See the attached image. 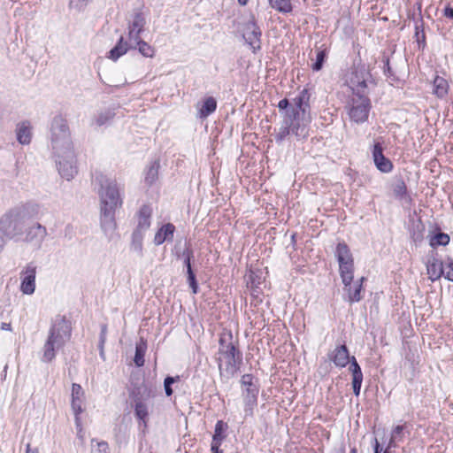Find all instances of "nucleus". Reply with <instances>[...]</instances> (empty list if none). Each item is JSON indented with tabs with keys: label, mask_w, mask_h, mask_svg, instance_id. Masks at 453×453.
Returning a JSON list of instances; mask_svg holds the SVG:
<instances>
[{
	"label": "nucleus",
	"mask_w": 453,
	"mask_h": 453,
	"mask_svg": "<svg viewBox=\"0 0 453 453\" xmlns=\"http://www.w3.org/2000/svg\"><path fill=\"white\" fill-rule=\"evenodd\" d=\"M82 403L83 399H72L71 406L75 416V424L79 429V433L81 431L80 414L82 413Z\"/></svg>",
	"instance_id": "nucleus-31"
},
{
	"label": "nucleus",
	"mask_w": 453,
	"mask_h": 453,
	"mask_svg": "<svg viewBox=\"0 0 453 453\" xmlns=\"http://www.w3.org/2000/svg\"><path fill=\"white\" fill-rule=\"evenodd\" d=\"M50 132L53 151H59L67 148V150L65 151L67 152L69 157H72L71 146H73V142L66 119L60 115L54 117L51 122Z\"/></svg>",
	"instance_id": "nucleus-6"
},
{
	"label": "nucleus",
	"mask_w": 453,
	"mask_h": 453,
	"mask_svg": "<svg viewBox=\"0 0 453 453\" xmlns=\"http://www.w3.org/2000/svg\"><path fill=\"white\" fill-rule=\"evenodd\" d=\"M144 25L145 19L143 18L142 14L135 13L128 27V38L130 43H134L141 40L140 35L143 30Z\"/></svg>",
	"instance_id": "nucleus-18"
},
{
	"label": "nucleus",
	"mask_w": 453,
	"mask_h": 453,
	"mask_svg": "<svg viewBox=\"0 0 453 453\" xmlns=\"http://www.w3.org/2000/svg\"><path fill=\"white\" fill-rule=\"evenodd\" d=\"M97 449L93 453H110L109 445L105 441L96 442Z\"/></svg>",
	"instance_id": "nucleus-45"
},
{
	"label": "nucleus",
	"mask_w": 453,
	"mask_h": 453,
	"mask_svg": "<svg viewBox=\"0 0 453 453\" xmlns=\"http://www.w3.org/2000/svg\"><path fill=\"white\" fill-rule=\"evenodd\" d=\"M144 349L141 345H136L135 355L134 358V362L136 366L141 367L144 365Z\"/></svg>",
	"instance_id": "nucleus-38"
},
{
	"label": "nucleus",
	"mask_w": 453,
	"mask_h": 453,
	"mask_svg": "<svg viewBox=\"0 0 453 453\" xmlns=\"http://www.w3.org/2000/svg\"><path fill=\"white\" fill-rule=\"evenodd\" d=\"M17 140L20 144H29L31 142L32 133L31 126L28 121H23L17 126Z\"/></svg>",
	"instance_id": "nucleus-22"
},
{
	"label": "nucleus",
	"mask_w": 453,
	"mask_h": 453,
	"mask_svg": "<svg viewBox=\"0 0 453 453\" xmlns=\"http://www.w3.org/2000/svg\"><path fill=\"white\" fill-rule=\"evenodd\" d=\"M335 257L339 263L340 276L342 283L348 285L353 281L354 261L350 250L346 243H338L335 250Z\"/></svg>",
	"instance_id": "nucleus-8"
},
{
	"label": "nucleus",
	"mask_w": 453,
	"mask_h": 453,
	"mask_svg": "<svg viewBox=\"0 0 453 453\" xmlns=\"http://www.w3.org/2000/svg\"><path fill=\"white\" fill-rule=\"evenodd\" d=\"M1 329L5 331H12V325L11 323L3 322L1 324Z\"/></svg>",
	"instance_id": "nucleus-56"
},
{
	"label": "nucleus",
	"mask_w": 453,
	"mask_h": 453,
	"mask_svg": "<svg viewBox=\"0 0 453 453\" xmlns=\"http://www.w3.org/2000/svg\"><path fill=\"white\" fill-rule=\"evenodd\" d=\"M434 94L438 98H444L449 92V85L443 77L436 75L434 80Z\"/></svg>",
	"instance_id": "nucleus-24"
},
{
	"label": "nucleus",
	"mask_w": 453,
	"mask_h": 453,
	"mask_svg": "<svg viewBox=\"0 0 453 453\" xmlns=\"http://www.w3.org/2000/svg\"><path fill=\"white\" fill-rule=\"evenodd\" d=\"M426 270L429 275V279L432 281H435L444 274V263L439 260L438 258L433 257L429 258L427 261Z\"/></svg>",
	"instance_id": "nucleus-19"
},
{
	"label": "nucleus",
	"mask_w": 453,
	"mask_h": 453,
	"mask_svg": "<svg viewBox=\"0 0 453 453\" xmlns=\"http://www.w3.org/2000/svg\"><path fill=\"white\" fill-rule=\"evenodd\" d=\"M290 134L297 138H305L308 135L306 123L299 121V111L287 110L283 115L281 127L279 128L275 140L277 142H282Z\"/></svg>",
	"instance_id": "nucleus-5"
},
{
	"label": "nucleus",
	"mask_w": 453,
	"mask_h": 453,
	"mask_svg": "<svg viewBox=\"0 0 453 453\" xmlns=\"http://www.w3.org/2000/svg\"><path fill=\"white\" fill-rule=\"evenodd\" d=\"M371 75L365 67H357L351 72L349 84L353 95H366L367 81Z\"/></svg>",
	"instance_id": "nucleus-11"
},
{
	"label": "nucleus",
	"mask_w": 453,
	"mask_h": 453,
	"mask_svg": "<svg viewBox=\"0 0 453 453\" xmlns=\"http://www.w3.org/2000/svg\"><path fill=\"white\" fill-rule=\"evenodd\" d=\"M396 442H399V441L396 440H394V438L391 436L387 449L389 450L391 448H395Z\"/></svg>",
	"instance_id": "nucleus-55"
},
{
	"label": "nucleus",
	"mask_w": 453,
	"mask_h": 453,
	"mask_svg": "<svg viewBox=\"0 0 453 453\" xmlns=\"http://www.w3.org/2000/svg\"><path fill=\"white\" fill-rule=\"evenodd\" d=\"M24 233H26L24 241L27 243H31L37 249L42 246V242L48 234L46 227L40 223H35L28 226Z\"/></svg>",
	"instance_id": "nucleus-13"
},
{
	"label": "nucleus",
	"mask_w": 453,
	"mask_h": 453,
	"mask_svg": "<svg viewBox=\"0 0 453 453\" xmlns=\"http://www.w3.org/2000/svg\"><path fill=\"white\" fill-rule=\"evenodd\" d=\"M271 6L282 13L292 12L290 0H269Z\"/></svg>",
	"instance_id": "nucleus-32"
},
{
	"label": "nucleus",
	"mask_w": 453,
	"mask_h": 453,
	"mask_svg": "<svg viewBox=\"0 0 453 453\" xmlns=\"http://www.w3.org/2000/svg\"><path fill=\"white\" fill-rule=\"evenodd\" d=\"M175 226L172 223L163 225L156 233L154 237L155 245H161L165 242H172Z\"/></svg>",
	"instance_id": "nucleus-20"
},
{
	"label": "nucleus",
	"mask_w": 453,
	"mask_h": 453,
	"mask_svg": "<svg viewBox=\"0 0 453 453\" xmlns=\"http://www.w3.org/2000/svg\"><path fill=\"white\" fill-rule=\"evenodd\" d=\"M192 254H193L192 251L188 250H187L183 253V255H186L185 265L187 266L188 281L190 288H192V292L194 294H196L197 290H198V285L196 282V275L192 270L191 264H190V257H192Z\"/></svg>",
	"instance_id": "nucleus-23"
},
{
	"label": "nucleus",
	"mask_w": 453,
	"mask_h": 453,
	"mask_svg": "<svg viewBox=\"0 0 453 453\" xmlns=\"http://www.w3.org/2000/svg\"><path fill=\"white\" fill-rule=\"evenodd\" d=\"M223 437L222 435H217L216 433H214L213 434V437H212V442H219V445L221 444V441H222Z\"/></svg>",
	"instance_id": "nucleus-57"
},
{
	"label": "nucleus",
	"mask_w": 453,
	"mask_h": 453,
	"mask_svg": "<svg viewBox=\"0 0 453 453\" xmlns=\"http://www.w3.org/2000/svg\"><path fill=\"white\" fill-rule=\"evenodd\" d=\"M219 376L227 382L234 378L242 363V354L239 350L238 342L233 340L231 332L221 334L217 357Z\"/></svg>",
	"instance_id": "nucleus-2"
},
{
	"label": "nucleus",
	"mask_w": 453,
	"mask_h": 453,
	"mask_svg": "<svg viewBox=\"0 0 453 453\" xmlns=\"http://www.w3.org/2000/svg\"><path fill=\"white\" fill-rule=\"evenodd\" d=\"M444 268L445 272L443 275H445L447 280L453 281V260L451 258H448L444 262Z\"/></svg>",
	"instance_id": "nucleus-40"
},
{
	"label": "nucleus",
	"mask_w": 453,
	"mask_h": 453,
	"mask_svg": "<svg viewBox=\"0 0 453 453\" xmlns=\"http://www.w3.org/2000/svg\"><path fill=\"white\" fill-rule=\"evenodd\" d=\"M262 32L254 19L248 21L244 27L243 38L251 47L253 52L261 49Z\"/></svg>",
	"instance_id": "nucleus-12"
},
{
	"label": "nucleus",
	"mask_w": 453,
	"mask_h": 453,
	"mask_svg": "<svg viewBox=\"0 0 453 453\" xmlns=\"http://www.w3.org/2000/svg\"><path fill=\"white\" fill-rule=\"evenodd\" d=\"M71 330L68 323L60 319L56 321L50 329L47 340L42 347V361L44 363L51 362L57 352L61 349L69 341Z\"/></svg>",
	"instance_id": "nucleus-4"
},
{
	"label": "nucleus",
	"mask_w": 453,
	"mask_h": 453,
	"mask_svg": "<svg viewBox=\"0 0 453 453\" xmlns=\"http://www.w3.org/2000/svg\"><path fill=\"white\" fill-rule=\"evenodd\" d=\"M95 181L100 186L98 191L101 204V226L106 231L115 226V211L121 207L120 188L116 180L103 173H96Z\"/></svg>",
	"instance_id": "nucleus-1"
},
{
	"label": "nucleus",
	"mask_w": 453,
	"mask_h": 453,
	"mask_svg": "<svg viewBox=\"0 0 453 453\" xmlns=\"http://www.w3.org/2000/svg\"><path fill=\"white\" fill-rule=\"evenodd\" d=\"M211 450L212 453H222L219 449V442H211Z\"/></svg>",
	"instance_id": "nucleus-52"
},
{
	"label": "nucleus",
	"mask_w": 453,
	"mask_h": 453,
	"mask_svg": "<svg viewBox=\"0 0 453 453\" xmlns=\"http://www.w3.org/2000/svg\"><path fill=\"white\" fill-rule=\"evenodd\" d=\"M383 68H384V73H388V74H390V73H391V67H390V65H389V59H388V58H387V59L385 60V62H384V67H383Z\"/></svg>",
	"instance_id": "nucleus-54"
},
{
	"label": "nucleus",
	"mask_w": 453,
	"mask_h": 453,
	"mask_svg": "<svg viewBox=\"0 0 453 453\" xmlns=\"http://www.w3.org/2000/svg\"><path fill=\"white\" fill-rule=\"evenodd\" d=\"M371 109V102L367 95H353L349 106L348 113L349 119L359 124L367 120Z\"/></svg>",
	"instance_id": "nucleus-9"
},
{
	"label": "nucleus",
	"mask_w": 453,
	"mask_h": 453,
	"mask_svg": "<svg viewBox=\"0 0 453 453\" xmlns=\"http://www.w3.org/2000/svg\"><path fill=\"white\" fill-rule=\"evenodd\" d=\"M423 238L422 231H418L417 234H413V239L415 242L421 241Z\"/></svg>",
	"instance_id": "nucleus-58"
},
{
	"label": "nucleus",
	"mask_w": 453,
	"mask_h": 453,
	"mask_svg": "<svg viewBox=\"0 0 453 453\" xmlns=\"http://www.w3.org/2000/svg\"><path fill=\"white\" fill-rule=\"evenodd\" d=\"M365 280V277H361L353 285L349 282L344 285V290L348 293V300L349 303L359 302L362 299L361 291L363 289V282Z\"/></svg>",
	"instance_id": "nucleus-21"
},
{
	"label": "nucleus",
	"mask_w": 453,
	"mask_h": 453,
	"mask_svg": "<svg viewBox=\"0 0 453 453\" xmlns=\"http://www.w3.org/2000/svg\"><path fill=\"white\" fill-rule=\"evenodd\" d=\"M383 453H390V452L388 449H386Z\"/></svg>",
	"instance_id": "nucleus-64"
},
{
	"label": "nucleus",
	"mask_w": 453,
	"mask_h": 453,
	"mask_svg": "<svg viewBox=\"0 0 453 453\" xmlns=\"http://www.w3.org/2000/svg\"><path fill=\"white\" fill-rule=\"evenodd\" d=\"M382 451V449L380 448V445L377 439H375V444H374V453H380Z\"/></svg>",
	"instance_id": "nucleus-59"
},
{
	"label": "nucleus",
	"mask_w": 453,
	"mask_h": 453,
	"mask_svg": "<svg viewBox=\"0 0 453 453\" xmlns=\"http://www.w3.org/2000/svg\"><path fill=\"white\" fill-rule=\"evenodd\" d=\"M404 427V425H398L393 429L391 436L394 438V440H396L398 441H403Z\"/></svg>",
	"instance_id": "nucleus-42"
},
{
	"label": "nucleus",
	"mask_w": 453,
	"mask_h": 453,
	"mask_svg": "<svg viewBox=\"0 0 453 453\" xmlns=\"http://www.w3.org/2000/svg\"><path fill=\"white\" fill-rule=\"evenodd\" d=\"M65 150H67V148L53 151V154L59 174L62 178L71 180L78 173L76 157L73 146H71L72 157H69Z\"/></svg>",
	"instance_id": "nucleus-10"
},
{
	"label": "nucleus",
	"mask_w": 453,
	"mask_h": 453,
	"mask_svg": "<svg viewBox=\"0 0 453 453\" xmlns=\"http://www.w3.org/2000/svg\"><path fill=\"white\" fill-rule=\"evenodd\" d=\"M407 188L402 179H398L393 184V192L397 198H403L406 195Z\"/></svg>",
	"instance_id": "nucleus-34"
},
{
	"label": "nucleus",
	"mask_w": 453,
	"mask_h": 453,
	"mask_svg": "<svg viewBox=\"0 0 453 453\" xmlns=\"http://www.w3.org/2000/svg\"><path fill=\"white\" fill-rule=\"evenodd\" d=\"M38 212V205L26 203L17 206L0 219V230L8 239H17L24 234L26 222Z\"/></svg>",
	"instance_id": "nucleus-3"
},
{
	"label": "nucleus",
	"mask_w": 453,
	"mask_h": 453,
	"mask_svg": "<svg viewBox=\"0 0 453 453\" xmlns=\"http://www.w3.org/2000/svg\"><path fill=\"white\" fill-rule=\"evenodd\" d=\"M372 158L378 170L389 173L393 169L392 162L383 155V148L380 142H375L372 149Z\"/></svg>",
	"instance_id": "nucleus-16"
},
{
	"label": "nucleus",
	"mask_w": 453,
	"mask_h": 453,
	"mask_svg": "<svg viewBox=\"0 0 453 453\" xmlns=\"http://www.w3.org/2000/svg\"><path fill=\"white\" fill-rule=\"evenodd\" d=\"M91 0H70V4L77 9L85 7Z\"/></svg>",
	"instance_id": "nucleus-46"
},
{
	"label": "nucleus",
	"mask_w": 453,
	"mask_h": 453,
	"mask_svg": "<svg viewBox=\"0 0 453 453\" xmlns=\"http://www.w3.org/2000/svg\"><path fill=\"white\" fill-rule=\"evenodd\" d=\"M106 333H107V326L106 325H103L101 326V333H100V348H101V357L104 358V344L105 342L106 339Z\"/></svg>",
	"instance_id": "nucleus-43"
},
{
	"label": "nucleus",
	"mask_w": 453,
	"mask_h": 453,
	"mask_svg": "<svg viewBox=\"0 0 453 453\" xmlns=\"http://www.w3.org/2000/svg\"><path fill=\"white\" fill-rule=\"evenodd\" d=\"M36 266L28 264L21 272L20 290L25 295H32L35 290Z\"/></svg>",
	"instance_id": "nucleus-14"
},
{
	"label": "nucleus",
	"mask_w": 453,
	"mask_h": 453,
	"mask_svg": "<svg viewBox=\"0 0 453 453\" xmlns=\"http://www.w3.org/2000/svg\"><path fill=\"white\" fill-rule=\"evenodd\" d=\"M326 58V50H319L317 52L316 61L312 65L313 71L318 72L322 69Z\"/></svg>",
	"instance_id": "nucleus-37"
},
{
	"label": "nucleus",
	"mask_w": 453,
	"mask_h": 453,
	"mask_svg": "<svg viewBox=\"0 0 453 453\" xmlns=\"http://www.w3.org/2000/svg\"><path fill=\"white\" fill-rule=\"evenodd\" d=\"M152 208L150 205H142L137 213V226L132 233L131 250L139 257H142V241L145 233L151 224Z\"/></svg>",
	"instance_id": "nucleus-7"
},
{
	"label": "nucleus",
	"mask_w": 453,
	"mask_h": 453,
	"mask_svg": "<svg viewBox=\"0 0 453 453\" xmlns=\"http://www.w3.org/2000/svg\"><path fill=\"white\" fill-rule=\"evenodd\" d=\"M244 403V418L252 417L254 409L257 404V395L254 391L249 394H242Z\"/></svg>",
	"instance_id": "nucleus-27"
},
{
	"label": "nucleus",
	"mask_w": 453,
	"mask_h": 453,
	"mask_svg": "<svg viewBox=\"0 0 453 453\" xmlns=\"http://www.w3.org/2000/svg\"><path fill=\"white\" fill-rule=\"evenodd\" d=\"M131 49L130 48V42H124V39L123 37H120L119 41L118 42V43L116 44L115 47H113L110 51H109V56L108 58L112 59V60H117L118 58H119L121 56H123L124 54L127 53V51Z\"/></svg>",
	"instance_id": "nucleus-25"
},
{
	"label": "nucleus",
	"mask_w": 453,
	"mask_h": 453,
	"mask_svg": "<svg viewBox=\"0 0 453 453\" xmlns=\"http://www.w3.org/2000/svg\"><path fill=\"white\" fill-rule=\"evenodd\" d=\"M27 453H39L37 449H31L30 445L28 444L27 447Z\"/></svg>",
	"instance_id": "nucleus-60"
},
{
	"label": "nucleus",
	"mask_w": 453,
	"mask_h": 453,
	"mask_svg": "<svg viewBox=\"0 0 453 453\" xmlns=\"http://www.w3.org/2000/svg\"><path fill=\"white\" fill-rule=\"evenodd\" d=\"M363 382V373L361 372H356L352 374V384H360L362 385Z\"/></svg>",
	"instance_id": "nucleus-49"
},
{
	"label": "nucleus",
	"mask_w": 453,
	"mask_h": 453,
	"mask_svg": "<svg viewBox=\"0 0 453 453\" xmlns=\"http://www.w3.org/2000/svg\"><path fill=\"white\" fill-rule=\"evenodd\" d=\"M290 104L287 98H284L280 100L278 104V108L280 111H284L283 114L287 111V110H289Z\"/></svg>",
	"instance_id": "nucleus-47"
},
{
	"label": "nucleus",
	"mask_w": 453,
	"mask_h": 453,
	"mask_svg": "<svg viewBox=\"0 0 453 453\" xmlns=\"http://www.w3.org/2000/svg\"><path fill=\"white\" fill-rule=\"evenodd\" d=\"M416 36L418 38L419 36V31H418V27L417 26L416 27Z\"/></svg>",
	"instance_id": "nucleus-62"
},
{
	"label": "nucleus",
	"mask_w": 453,
	"mask_h": 453,
	"mask_svg": "<svg viewBox=\"0 0 453 453\" xmlns=\"http://www.w3.org/2000/svg\"><path fill=\"white\" fill-rule=\"evenodd\" d=\"M241 385L243 388L242 394L250 395L251 392L254 391L255 395H258L259 388L256 381H254V377L252 374L247 373L242 375L241 379Z\"/></svg>",
	"instance_id": "nucleus-26"
},
{
	"label": "nucleus",
	"mask_w": 453,
	"mask_h": 453,
	"mask_svg": "<svg viewBox=\"0 0 453 453\" xmlns=\"http://www.w3.org/2000/svg\"><path fill=\"white\" fill-rule=\"evenodd\" d=\"M72 399H84V390L80 384L72 385Z\"/></svg>",
	"instance_id": "nucleus-41"
},
{
	"label": "nucleus",
	"mask_w": 453,
	"mask_h": 453,
	"mask_svg": "<svg viewBox=\"0 0 453 453\" xmlns=\"http://www.w3.org/2000/svg\"><path fill=\"white\" fill-rule=\"evenodd\" d=\"M238 3L241 4V5H246L247 3H248V0H238Z\"/></svg>",
	"instance_id": "nucleus-61"
},
{
	"label": "nucleus",
	"mask_w": 453,
	"mask_h": 453,
	"mask_svg": "<svg viewBox=\"0 0 453 453\" xmlns=\"http://www.w3.org/2000/svg\"><path fill=\"white\" fill-rule=\"evenodd\" d=\"M444 16L453 20V8L451 6L448 5L445 7Z\"/></svg>",
	"instance_id": "nucleus-51"
},
{
	"label": "nucleus",
	"mask_w": 453,
	"mask_h": 453,
	"mask_svg": "<svg viewBox=\"0 0 453 453\" xmlns=\"http://www.w3.org/2000/svg\"><path fill=\"white\" fill-rule=\"evenodd\" d=\"M179 380H180L179 376H176V377L167 376L165 379V380H164V388H165V395L167 396H170V395H173V388H172V385L173 383H175Z\"/></svg>",
	"instance_id": "nucleus-39"
},
{
	"label": "nucleus",
	"mask_w": 453,
	"mask_h": 453,
	"mask_svg": "<svg viewBox=\"0 0 453 453\" xmlns=\"http://www.w3.org/2000/svg\"><path fill=\"white\" fill-rule=\"evenodd\" d=\"M349 363H350V365H349V369L351 374L362 372L361 367L358 365V363L357 362V359H356L355 357H351V358L349 359Z\"/></svg>",
	"instance_id": "nucleus-44"
},
{
	"label": "nucleus",
	"mask_w": 453,
	"mask_h": 453,
	"mask_svg": "<svg viewBox=\"0 0 453 453\" xmlns=\"http://www.w3.org/2000/svg\"><path fill=\"white\" fill-rule=\"evenodd\" d=\"M217 108V101L212 96L207 97L199 110L201 118H206Z\"/></svg>",
	"instance_id": "nucleus-29"
},
{
	"label": "nucleus",
	"mask_w": 453,
	"mask_h": 453,
	"mask_svg": "<svg viewBox=\"0 0 453 453\" xmlns=\"http://www.w3.org/2000/svg\"><path fill=\"white\" fill-rule=\"evenodd\" d=\"M225 426H226V424H224V422L222 420H219L216 423L214 433H216L217 435L222 434V433H223V431L225 429Z\"/></svg>",
	"instance_id": "nucleus-48"
},
{
	"label": "nucleus",
	"mask_w": 453,
	"mask_h": 453,
	"mask_svg": "<svg viewBox=\"0 0 453 453\" xmlns=\"http://www.w3.org/2000/svg\"><path fill=\"white\" fill-rule=\"evenodd\" d=\"M114 116V113L111 111H105L98 114V116L95 119V124L97 127H101L110 121Z\"/></svg>",
	"instance_id": "nucleus-35"
},
{
	"label": "nucleus",
	"mask_w": 453,
	"mask_h": 453,
	"mask_svg": "<svg viewBox=\"0 0 453 453\" xmlns=\"http://www.w3.org/2000/svg\"><path fill=\"white\" fill-rule=\"evenodd\" d=\"M361 386L360 384H352V388H353V393L355 395L358 396L359 394H360V390H361Z\"/></svg>",
	"instance_id": "nucleus-53"
},
{
	"label": "nucleus",
	"mask_w": 453,
	"mask_h": 453,
	"mask_svg": "<svg viewBox=\"0 0 453 453\" xmlns=\"http://www.w3.org/2000/svg\"><path fill=\"white\" fill-rule=\"evenodd\" d=\"M449 242V236L445 233H438L431 237L430 245L432 247L445 246Z\"/></svg>",
	"instance_id": "nucleus-33"
},
{
	"label": "nucleus",
	"mask_w": 453,
	"mask_h": 453,
	"mask_svg": "<svg viewBox=\"0 0 453 453\" xmlns=\"http://www.w3.org/2000/svg\"><path fill=\"white\" fill-rule=\"evenodd\" d=\"M349 453H357V449L356 448L351 449Z\"/></svg>",
	"instance_id": "nucleus-63"
},
{
	"label": "nucleus",
	"mask_w": 453,
	"mask_h": 453,
	"mask_svg": "<svg viewBox=\"0 0 453 453\" xmlns=\"http://www.w3.org/2000/svg\"><path fill=\"white\" fill-rule=\"evenodd\" d=\"M134 413L136 418L142 420L146 426V419L149 415L148 406L140 397L134 399Z\"/></svg>",
	"instance_id": "nucleus-28"
},
{
	"label": "nucleus",
	"mask_w": 453,
	"mask_h": 453,
	"mask_svg": "<svg viewBox=\"0 0 453 453\" xmlns=\"http://www.w3.org/2000/svg\"><path fill=\"white\" fill-rule=\"evenodd\" d=\"M328 357L333 361L335 366L340 368L346 367L351 358L345 344L337 346L328 354Z\"/></svg>",
	"instance_id": "nucleus-17"
},
{
	"label": "nucleus",
	"mask_w": 453,
	"mask_h": 453,
	"mask_svg": "<svg viewBox=\"0 0 453 453\" xmlns=\"http://www.w3.org/2000/svg\"><path fill=\"white\" fill-rule=\"evenodd\" d=\"M6 234L4 233V231L0 230V252L3 250L5 243H6Z\"/></svg>",
	"instance_id": "nucleus-50"
},
{
	"label": "nucleus",
	"mask_w": 453,
	"mask_h": 453,
	"mask_svg": "<svg viewBox=\"0 0 453 453\" xmlns=\"http://www.w3.org/2000/svg\"><path fill=\"white\" fill-rule=\"evenodd\" d=\"M158 166H159L158 163L157 162H154L151 165V166L149 168V170L147 172V174H146V177H145V180L149 184H152L156 180V179L157 178Z\"/></svg>",
	"instance_id": "nucleus-36"
},
{
	"label": "nucleus",
	"mask_w": 453,
	"mask_h": 453,
	"mask_svg": "<svg viewBox=\"0 0 453 453\" xmlns=\"http://www.w3.org/2000/svg\"><path fill=\"white\" fill-rule=\"evenodd\" d=\"M309 94L306 89H303L298 96L294 99V104L290 105L289 110L298 111H299V121L310 122V118H306V114H308L310 110L309 105Z\"/></svg>",
	"instance_id": "nucleus-15"
},
{
	"label": "nucleus",
	"mask_w": 453,
	"mask_h": 453,
	"mask_svg": "<svg viewBox=\"0 0 453 453\" xmlns=\"http://www.w3.org/2000/svg\"><path fill=\"white\" fill-rule=\"evenodd\" d=\"M130 48H138L139 52L144 57L152 58L154 56V49L142 39L134 43H130Z\"/></svg>",
	"instance_id": "nucleus-30"
}]
</instances>
